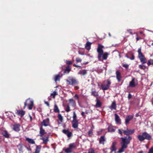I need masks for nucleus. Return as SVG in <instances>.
Instances as JSON below:
<instances>
[{"mask_svg": "<svg viewBox=\"0 0 153 153\" xmlns=\"http://www.w3.org/2000/svg\"><path fill=\"white\" fill-rule=\"evenodd\" d=\"M104 47L103 45L100 44L98 45L97 51L98 53V58L99 61H102L103 60H106L109 55L107 52L104 53L103 50Z\"/></svg>", "mask_w": 153, "mask_h": 153, "instance_id": "obj_1", "label": "nucleus"}, {"mask_svg": "<svg viewBox=\"0 0 153 153\" xmlns=\"http://www.w3.org/2000/svg\"><path fill=\"white\" fill-rule=\"evenodd\" d=\"M137 138L140 141H143L145 139L150 140L152 139V136L146 132L142 133V135H138L137 136Z\"/></svg>", "mask_w": 153, "mask_h": 153, "instance_id": "obj_2", "label": "nucleus"}, {"mask_svg": "<svg viewBox=\"0 0 153 153\" xmlns=\"http://www.w3.org/2000/svg\"><path fill=\"white\" fill-rule=\"evenodd\" d=\"M111 84V82L109 79H108L106 81H104L103 83L101 85V88L102 90H108Z\"/></svg>", "mask_w": 153, "mask_h": 153, "instance_id": "obj_3", "label": "nucleus"}, {"mask_svg": "<svg viewBox=\"0 0 153 153\" xmlns=\"http://www.w3.org/2000/svg\"><path fill=\"white\" fill-rule=\"evenodd\" d=\"M138 57L140 59V62L142 64H144L146 63V59L142 53L141 52V48L138 49Z\"/></svg>", "mask_w": 153, "mask_h": 153, "instance_id": "obj_4", "label": "nucleus"}, {"mask_svg": "<svg viewBox=\"0 0 153 153\" xmlns=\"http://www.w3.org/2000/svg\"><path fill=\"white\" fill-rule=\"evenodd\" d=\"M73 120L72 122V127L74 128H78V121L77 120V118L76 114L75 112H73Z\"/></svg>", "mask_w": 153, "mask_h": 153, "instance_id": "obj_5", "label": "nucleus"}, {"mask_svg": "<svg viewBox=\"0 0 153 153\" xmlns=\"http://www.w3.org/2000/svg\"><path fill=\"white\" fill-rule=\"evenodd\" d=\"M33 105V102L30 99H27L25 103V106L24 107V109L25 108L26 106L28 107V109L30 110H31L32 109Z\"/></svg>", "mask_w": 153, "mask_h": 153, "instance_id": "obj_6", "label": "nucleus"}, {"mask_svg": "<svg viewBox=\"0 0 153 153\" xmlns=\"http://www.w3.org/2000/svg\"><path fill=\"white\" fill-rule=\"evenodd\" d=\"M131 137L130 136L128 137V138L126 137H121V144L124 145L125 146H127V145L130 143V140L131 139Z\"/></svg>", "mask_w": 153, "mask_h": 153, "instance_id": "obj_7", "label": "nucleus"}, {"mask_svg": "<svg viewBox=\"0 0 153 153\" xmlns=\"http://www.w3.org/2000/svg\"><path fill=\"white\" fill-rule=\"evenodd\" d=\"M66 81L68 83V84L72 85H77L78 83L75 79L71 77H69L68 79L66 80Z\"/></svg>", "mask_w": 153, "mask_h": 153, "instance_id": "obj_8", "label": "nucleus"}, {"mask_svg": "<svg viewBox=\"0 0 153 153\" xmlns=\"http://www.w3.org/2000/svg\"><path fill=\"white\" fill-rule=\"evenodd\" d=\"M123 133L125 135H129L133 134L134 132V130L129 129L127 128L125 130H123Z\"/></svg>", "mask_w": 153, "mask_h": 153, "instance_id": "obj_9", "label": "nucleus"}, {"mask_svg": "<svg viewBox=\"0 0 153 153\" xmlns=\"http://www.w3.org/2000/svg\"><path fill=\"white\" fill-rule=\"evenodd\" d=\"M137 81L134 78L132 79V80L130 82L129 86L131 88L134 87L137 85Z\"/></svg>", "mask_w": 153, "mask_h": 153, "instance_id": "obj_10", "label": "nucleus"}, {"mask_svg": "<svg viewBox=\"0 0 153 153\" xmlns=\"http://www.w3.org/2000/svg\"><path fill=\"white\" fill-rule=\"evenodd\" d=\"M12 128L13 130L18 132L20 130V125L18 124L15 123L12 125Z\"/></svg>", "mask_w": 153, "mask_h": 153, "instance_id": "obj_11", "label": "nucleus"}, {"mask_svg": "<svg viewBox=\"0 0 153 153\" xmlns=\"http://www.w3.org/2000/svg\"><path fill=\"white\" fill-rule=\"evenodd\" d=\"M117 142H114L112 143L111 146L110 148L111 150V153H112L113 152H115L117 149L116 146L117 145Z\"/></svg>", "mask_w": 153, "mask_h": 153, "instance_id": "obj_12", "label": "nucleus"}, {"mask_svg": "<svg viewBox=\"0 0 153 153\" xmlns=\"http://www.w3.org/2000/svg\"><path fill=\"white\" fill-rule=\"evenodd\" d=\"M115 118V120L117 124L120 125L121 124V120L119 116L117 114H114Z\"/></svg>", "mask_w": 153, "mask_h": 153, "instance_id": "obj_13", "label": "nucleus"}, {"mask_svg": "<svg viewBox=\"0 0 153 153\" xmlns=\"http://www.w3.org/2000/svg\"><path fill=\"white\" fill-rule=\"evenodd\" d=\"M116 78L118 81V82L120 81L122 79V76L120 72L119 71L117 70L116 71Z\"/></svg>", "mask_w": 153, "mask_h": 153, "instance_id": "obj_14", "label": "nucleus"}, {"mask_svg": "<svg viewBox=\"0 0 153 153\" xmlns=\"http://www.w3.org/2000/svg\"><path fill=\"white\" fill-rule=\"evenodd\" d=\"M49 122V118H47L46 119L44 120H43L41 123L42 126H48V125Z\"/></svg>", "mask_w": 153, "mask_h": 153, "instance_id": "obj_15", "label": "nucleus"}, {"mask_svg": "<svg viewBox=\"0 0 153 153\" xmlns=\"http://www.w3.org/2000/svg\"><path fill=\"white\" fill-rule=\"evenodd\" d=\"M133 115H128L126 117V118L125 120V124L126 125H127L128 123L130 120H131L133 118Z\"/></svg>", "mask_w": 153, "mask_h": 153, "instance_id": "obj_16", "label": "nucleus"}, {"mask_svg": "<svg viewBox=\"0 0 153 153\" xmlns=\"http://www.w3.org/2000/svg\"><path fill=\"white\" fill-rule=\"evenodd\" d=\"M108 131L110 132H114L116 130V127L112 125H109L108 128Z\"/></svg>", "mask_w": 153, "mask_h": 153, "instance_id": "obj_17", "label": "nucleus"}, {"mask_svg": "<svg viewBox=\"0 0 153 153\" xmlns=\"http://www.w3.org/2000/svg\"><path fill=\"white\" fill-rule=\"evenodd\" d=\"M127 146H125L124 145L121 144V147L117 152L118 153H121L124 151L125 149L127 148Z\"/></svg>", "mask_w": 153, "mask_h": 153, "instance_id": "obj_18", "label": "nucleus"}, {"mask_svg": "<svg viewBox=\"0 0 153 153\" xmlns=\"http://www.w3.org/2000/svg\"><path fill=\"white\" fill-rule=\"evenodd\" d=\"M69 103L71 105L74 107H75L76 106L75 101L72 99H70L69 100Z\"/></svg>", "mask_w": 153, "mask_h": 153, "instance_id": "obj_19", "label": "nucleus"}, {"mask_svg": "<svg viewBox=\"0 0 153 153\" xmlns=\"http://www.w3.org/2000/svg\"><path fill=\"white\" fill-rule=\"evenodd\" d=\"M46 133V132L45 131V130L42 127H41L40 128V136L41 137H42Z\"/></svg>", "mask_w": 153, "mask_h": 153, "instance_id": "obj_20", "label": "nucleus"}, {"mask_svg": "<svg viewBox=\"0 0 153 153\" xmlns=\"http://www.w3.org/2000/svg\"><path fill=\"white\" fill-rule=\"evenodd\" d=\"M18 115L21 117L23 116L25 114V111L23 110H18L17 111Z\"/></svg>", "mask_w": 153, "mask_h": 153, "instance_id": "obj_21", "label": "nucleus"}, {"mask_svg": "<svg viewBox=\"0 0 153 153\" xmlns=\"http://www.w3.org/2000/svg\"><path fill=\"white\" fill-rule=\"evenodd\" d=\"M2 134L3 136L5 138H9V134L8 133L7 131H3L2 133Z\"/></svg>", "mask_w": 153, "mask_h": 153, "instance_id": "obj_22", "label": "nucleus"}, {"mask_svg": "<svg viewBox=\"0 0 153 153\" xmlns=\"http://www.w3.org/2000/svg\"><path fill=\"white\" fill-rule=\"evenodd\" d=\"M109 108L111 110L113 109L116 110V105L115 102H113L111 106L109 107Z\"/></svg>", "mask_w": 153, "mask_h": 153, "instance_id": "obj_23", "label": "nucleus"}, {"mask_svg": "<svg viewBox=\"0 0 153 153\" xmlns=\"http://www.w3.org/2000/svg\"><path fill=\"white\" fill-rule=\"evenodd\" d=\"M91 43L88 42L85 44V48L87 50L89 51L91 49Z\"/></svg>", "mask_w": 153, "mask_h": 153, "instance_id": "obj_24", "label": "nucleus"}, {"mask_svg": "<svg viewBox=\"0 0 153 153\" xmlns=\"http://www.w3.org/2000/svg\"><path fill=\"white\" fill-rule=\"evenodd\" d=\"M26 140L29 143L31 144H34L35 143V142L33 139L29 138L28 137H26Z\"/></svg>", "mask_w": 153, "mask_h": 153, "instance_id": "obj_25", "label": "nucleus"}, {"mask_svg": "<svg viewBox=\"0 0 153 153\" xmlns=\"http://www.w3.org/2000/svg\"><path fill=\"white\" fill-rule=\"evenodd\" d=\"M48 137H45L41 138V139L43 140V143L46 144L48 141Z\"/></svg>", "mask_w": 153, "mask_h": 153, "instance_id": "obj_26", "label": "nucleus"}, {"mask_svg": "<svg viewBox=\"0 0 153 153\" xmlns=\"http://www.w3.org/2000/svg\"><path fill=\"white\" fill-rule=\"evenodd\" d=\"M78 74L82 75H85L87 74V71L85 70H81L79 71Z\"/></svg>", "mask_w": 153, "mask_h": 153, "instance_id": "obj_27", "label": "nucleus"}, {"mask_svg": "<svg viewBox=\"0 0 153 153\" xmlns=\"http://www.w3.org/2000/svg\"><path fill=\"white\" fill-rule=\"evenodd\" d=\"M102 105L101 102L100 101L98 100H97V102L96 105H95V107L96 108H99Z\"/></svg>", "mask_w": 153, "mask_h": 153, "instance_id": "obj_28", "label": "nucleus"}, {"mask_svg": "<svg viewBox=\"0 0 153 153\" xmlns=\"http://www.w3.org/2000/svg\"><path fill=\"white\" fill-rule=\"evenodd\" d=\"M76 146L75 144L74 143H73L69 144L68 148L72 151L73 149L75 148Z\"/></svg>", "mask_w": 153, "mask_h": 153, "instance_id": "obj_29", "label": "nucleus"}, {"mask_svg": "<svg viewBox=\"0 0 153 153\" xmlns=\"http://www.w3.org/2000/svg\"><path fill=\"white\" fill-rule=\"evenodd\" d=\"M41 146H37L35 152L33 153H39L40 151Z\"/></svg>", "mask_w": 153, "mask_h": 153, "instance_id": "obj_30", "label": "nucleus"}, {"mask_svg": "<svg viewBox=\"0 0 153 153\" xmlns=\"http://www.w3.org/2000/svg\"><path fill=\"white\" fill-rule=\"evenodd\" d=\"M57 117L59 121H60V122H62L63 120V117L62 116L61 114H58Z\"/></svg>", "mask_w": 153, "mask_h": 153, "instance_id": "obj_31", "label": "nucleus"}, {"mask_svg": "<svg viewBox=\"0 0 153 153\" xmlns=\"http://www.w3.org/2000/svg\"><path fill=\"white\" fill-rule=\"evenodd\" d=\"M54 112L57 113H59V110L56 104H55L54 105Z\"/></svg>", "mask_w": 153, "mask_h": 153, "instance_id": "obj_32", "label": "nucleus"}, {"mask_svg": "<svg viewBox=\"0 0 153 153\" xmlns=\"http://www.w3.org/2000/svg\"><path fill=\"white\" fill-rule=\"evenodd\" d=\"M105 141L104 136L101 137L100 140V143L104 144V142Z\"/></svg>", "mask_w": 153, "mask_h": 153, "instance_id": "obj_33", "label": "nucleus"}, {"mask_svg": "<svg viewBox=\"0 0 153 153\" xmlns=\"http://www.w3.org/2000/svg\"><path fill=\"white\" fill-rule=\"evenodd\" d=\"M65 110L67 112H69L71 111L70 107L69 105H67L65 107Z\"/></svg>", "mask_w": 153, "mask_h": 153, "instance_id": "obj_34", "label": "nucleus"}, {"mask_svg": "<svg viewBox=\"0 0 153 153\" xmlns=\"http://www.w3.org/2000/svg\"><path fill=\"white\" fill-rule=\"evenodd\" d=\"M54 80L55 82L57 81H59L60 79V76L59 75H56L54 78Z\"/></svg>", "mask_w": 153, "mask_h": 153, "instance_id": "obj_35", "label": "nucleus"}, {"mask_svg": "<svg viewBox=\"0 0 153 153\" xmlns=\"http://www.w3.org/2000/svg\"><path fill=\"white\" fill-rule=\"evenodd\" d=\"M147 65L148 66H149L151 65H153V59H150L147 62Z\"/></svg>", "mask_w": 153, "mask_h": 153, "instance_id": "obj_36", "label": "nucleus"}, {"mask_svg": "<svg viewBox=\"0 0 153 153\" xmlns=\"http://www.w3.org/2000/svg\"><path fill=\"white\" fill-rule=\"evenodd\" d=\"M139 67L140 68L143 70H145L146 68V66L141 65H139Z\"/></svg>", "mask_w": 153, "mask_h": 153, "instance_id": "obj_37", "label": "nucleus"}, {"mask_svg": "<svg viewBox=\"0 0 153 153\" xmlns=\"http://www.w3.org/2000/svg\"><path fill=\"white\" fill-rule=\"evenodd\" d=\"M91 94L93 95L95 97L98 96V92L95 91H92Z\"/></svg>", "mask_w": 153, "mask_h": 153, "instance_id": "obj_38", "label": "nucleus"}, {"mask_svg": "<svg viewBox=\"0 0 153 153\" xmlns=\"http://www.w3.org/2000/svg\"><path fill=\"white\" fill-rule=\"evenodd\" d=\"M58 94L57 92L56 91H53L52 93H51V96H53V98H54L55 97V96L57 95Z\"/></svg>", "mask_w": 153, "mask_h": 153, "instance_id": "obj_39", "label": "nucleus"}, {"mask_svg": "<svg viewBox=\"0 0 153 153\" xmlns=\"http://www.w3.org/2000/svg\"><path fill=\"white\" fill-rule=\"evenodd\" d=\"M72 150L70 149L69 148L65 149V152L66 153H70L72 152Z\"/></svg>", "mask_w": 153, "mask_h": 153, "instance_id": "obj_40", "label": "nucleus"}, {"mask_svg": "<svg viewBox=\"0 0 153 153\" xmlns=\"http://www.w3.org/2000/svg\"><path fill=\"white\" fill-rule=\"evenodd\" d=\"M17 147L19 149V151H22V145L19 144L17 146Z\"/></svg>", "mask_w": 153, "mask_h": 153, "instance_id": "obj_41", "label": "nucleus"}, {"mask_svg": "<svg viewBox=\"0 0 153 153\" xmlns=\"http://www.w3.org/2000/svg\"><path fill=\"white\" fill-rule=\"evenodd\" d=\"M71 68H70L69 66H68L66 68V69L65 70V72L66 71H68V73L71 70Z\"/></svg>", "mask_w": 153, "mask_h": 153, "instance_id": "obj_42", "label": "nucleus"}, {"mask_svg": "<svg viewBox=\"0 0 153 153\" xmlns=\"http://www.w3.org/2000/svg\"><path fill=\"white\" fill-rule=\"evenodd\" d=\"M74 98L76 99L77 100L78 102V103H79V97L78 95L77 94H76L74 96Z\"/></svg>", "mask_w": 153, "mask_h": 153, "instance_id": "obj_43", "label": "nucleus"}, {"mask_svg": "<svg viewBox=\"0 0 153 153\" xmlns=\"http://www.w3.org/2000/svg\"><path fill=\"white\" fill-rule=\"evenodd\" d=\"M76 61L77 62H81L82 61L81 59L79 57H77L76 58Z\"/></svg>", "mask_w": 153, "mask_h": 153, "instance_id": "obj_44", "label": "nucleus"}, {"mask_svg": "<svg viewBox=\"0 0 153 153\" xmlns=\"http://www.w3.org/2000/svg\"><path fill=\"white\" fill-rule=\"evenodd\" d=\"M88 153H95L94 150L92 149H90L88 150Z\"/></svg>", "mask_w": 153, "mask_h": 153, "instance_id": "obj_45", "label": "nucleus"}, {"mask_svg": "<svg viewBox=\"0 0 153 153\" xmlns=\"http://www.w3.org/2000/svg\"><path fill=\"white\" fill-rule=\"evenodd\" d=\"M69 132V131L68 130L64 129L62 130V132L66 134Z\"/></svg>", "mask_w": 153, "mask_h": 153, "instance_id": "obj_46", "label": "nucleus"}, {"mask_svg": "<svg viewBox=\"0 0 153 153\" xmlns=\"http://www.w3.org/2000/svg\"><path fill=\"white\" fill-rule=\"evenodd\" d=\"M72 134L71 132H68V133L66 134L67 136L69 137L72 136Z\"/></svg>", "mask_w": 153, "mask_h": 153, "instance_id": "obj_47", "label": "nucleus"}, {"mask_svg": "<svg viewBox=\"0 0 153 153\" xmlns=\"http://www.w3.org/2000/svg\"><path fill=\"white\" fill-rule=\"evenodd\" d=\"M85 113L83 111H82L81 114L83 117L85 118L86 117V115L85 114Z\"/></svg>", "mask_w": 153, "mask_h": 153, "instance_id": "obj_48", "label": "nucleus"}, {"mask_svg": "<svg viewBox=\"0 0 153 153\" xmlns=\"http://www.w3.org/2000/svg\"><path fill=\"white\" fill-rule=\"evenodd\" d=\"M123 66L127 69L128 67V65L127 64H124L123 65Z\"/></svg>", "mask_w": 153, "mask_h": 153, "instance_id": "obj_49", "label": "nucleus"}, {"mask_svg": "<svg viewBox=\"0 0 153 153\" xmlns=\"http://www.w3.org/2000/svg\"><path fill=\"white\" fill-rule=\"evenodd\" d=\"M66 63L68 65H71L72 63V62L71 61H67L66 62Z\"/></svg>", "mask_w": 153, "mask_h": 153, "instance_id": "obj_50", "label": "nucleus"}, {"mask_svg": "<svg viewBox=\"0 0 153 153\" xmlns=\"http://www.w3.org/2000/svg\"><path fill=\"white\" fill-rule=\"evenodd\" d=\"M148 153H153V148H151L149 150Z\"/></svg>", "mask_w": 153, "mask_h": 153, "instance_id": "obj_51", "label": "nucleus"}, {"mask_svg": "<svg viewBox=\"0 0 153 153\" xmlns=\"http://www.w3.org/2000/svg\"><path fill=\"white\" fill-rule=\"evenodd\" d=\"M118 133L120 134L121 135H122L123 132L122 131H121L120 129H119L118 130Z\"/></svg>", "mask_w": 153, "mask_h": 153, "instance_id": "obj_52", "label": "nucleus"}, {"mask_svg": "<svg viewBox=\"0 0 153 153\" xmlns=\"http://www.w3.org/2000/svg\"><path fill=\"white\" fill-rule=\"evenodd\" d=\"M131 95L130 94H129L128 96V98L129 99H130L131 98Z\"/></svg>", "mask_w": 153, "mask_h": 153, "instance_id": "obj_53", "label": "nucleus"}, {"mask_svg": "<svg viewBox=\"0 0 153 153\" xmlns=\"http://www.w3.org/2000/svg\"><path fill=\"white\" fill-rule=\"evenodd\" d=\"M131 60H134V56L133 55H132L131 58H130Z\"/></svg>", "mask_w": 153, "mask_h": 153, "instance_id": "obj_54", "label": "nucleus"}, {"mask_svg": "<svg viewBox=\"0 0 153 153\" xmlns=\"http://www.w3.org/2000/svg\"><path fill=\"white\" fill-rule=\"evenodd\" d=\"M90 112V111L88 110H86L85 112V113L86 114H88V113Z\"/></svg>", "mask_w": 153, "mask_h": 153, "instance_id": "obj_55", "label": "nucleus"}, {"mask_svg": "<svg viewBox=\"0 0 153 153\" xmlns=\"http://www.w3.org/2000/svg\"><path fill=\"white\" fill-rule=\"evenodd\" d=\"M128 31L129 33L131 34H132V33L131 31V30L129 29L127 30Z\"/></svg>", "mask_w": 153, "mask_h": 153, "instance_id": "obj_56", "label": "nucleus"}, {"mask_svg": "<svg viewBox=\"0 0 153 153\" xmlns=\"http://www.w3.org/2000/svg\"><path fill=\"white\" fill-rule=\"evenodd\" d=\"M45 104H46L48 106H49V104L48 102L45 101Z\"/></svg>", "mask_w": 153, "mask_h": 153, "instance_id": "obj_57", "label": "nucleus"}, {"mask_svg": "<svg viewBox=\"0 0 153 153\" xmlns=\"http://www.w3.org/2000/svg\"><path fill=\"white\" fill-rule=\"evenodd\" d=\"M29 117L30 118V121H31L32 120V117L30 115H29Z\"/></svg>", "mask_w": 153, "mask_h": 153, "instance_id": "obj_58", "label": "nucleus"}, {"mask_svg": "<svg viewBox=\"0 0 153 153\" xmlns=\"http://www.w3.org/2000/svg\"><path fill=\"white\" fill-rule=\"evenodd\" d=\"M92 133V131H89L88 134H90L91 133Z\"/></svg>", "mask_w": 153, "mask_h": 153, "instance_id": "obj_59", "label": "nucleus"}, {"mask_svg": "<svg viewBox=\"0 0 153 153\" xmlns=\"http://www.w3.org/2000/svg\"><path fill=\"white\" fill-rule=\"evenodd\" d=\"M75 89H78L79 87L77 86H76L75 87Z\"/></svg>", "mask_w": 153, "mask_h": 153, "instance_id": "obj_60", "label": "nucleus"}, {"mask_svg": "<svg viewBox=\"0 0 153 153\" xmlns=\"http://www.w3.org/2000/svg\"><path fill=\"white\" fill-rule=\"evenodd\" d=\"M136 39L137 41H138L140 40V39L139 38L137 37L136 38Z\"/></svg>", "mask_w": 153, "mask_h": 153, "instance_id": "obj_61", "label": "nucleus"}, {"mask_svg": "<svg viewBox=\"0 0 153 153\" xmlns=\"http://www.w3.org/2000/svg\"><path fill=\"white\" fill-rule=\"evenodd\" d=\"M74 66L75 67H79V66L77 65H75V64H74Z\"/></svg>", "mask_w": 153, "mask_h": 153, "instance_id": "obj_62", "label": "nucleus"}, {"mask_svg": "<svg viewBox=\"0 0 153 153\" xmlns=\"http://www.w3.org/2000/svg\"><path fill=\"white\" fill-rule=\"evenodd\" d=\"M79 54H81V55H84V54H83V53H80V52H79Z\"/></svg>", "mask_w": 153, "mask_h": 153, "instance_id": "obj_63", "label": "nucleus"}, {"mask_svg": "<svg viewBox=\"0 0 153 153\" xmlns=\"http://www.w3.org/2000/svg\"><path fill=\"white\" fill-rule=\"evenodd\" d=\"M138 153H143V152L142 151H140Z\"/></svg>", "mask_w": 153, "mask_h": 153, "instance_id": "obj_64", "label": "nucleus"}]
</instances>
